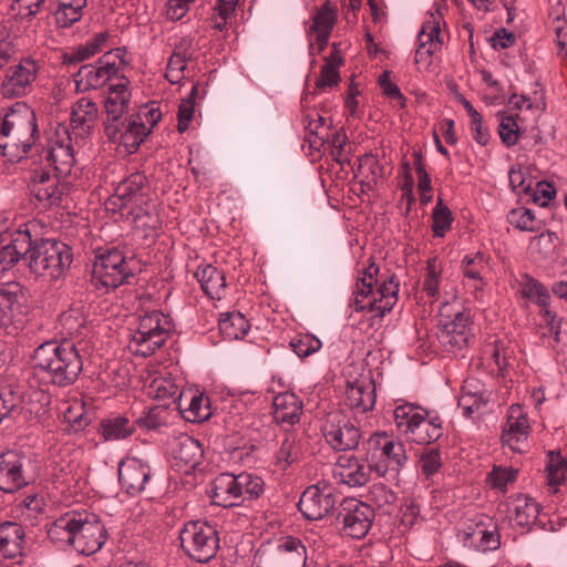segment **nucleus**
<instances>
[{
	"mask_svg": "<svg viewBox=\"0 0 567 567\" xmlns=\"http://www.w3.org/2000/svg\"><path fill=\"white\" fill-rule=\"evenodd\" d=\"M135 431V421L125 415H111L100 422V433L105 441L125 440Z\"/></svg>",
	"mask_w": 567,
	"mask_h": 567,
	"instance_id": "obj_46",
	"label": "nucleus"
},
{
	"mask_svg": "<svg viewBox=\"0 0 567 567\" xmlns=\"http://www.w3.org/2000/svg\"><path fill=\"white\" fill-rule=\"evenodd\" d=\"M133 277V269L122 250L107 249L96 255L92 269V282L106 291L128 282Z\"/></svg>",
	"mask_w": 567,
	"mask_h": 567,
	"instance_id": "obj_11",
	"label": "nucleus"
},
{
	"mask_svg": "<svg viewBox=\"0 0 567 567\" xmlns=\"http://www.w3.org/2000/svg\"><path fill=\"white\" fill-rule=\"evenodd\" d=\"M184 553L193 560L206 564L215 558L219 549L216 527L206 520H190L179 533Z\"/></svg>",
	"mask_w": 567,
	"mask_h": 567,
	"instance_id": "obj_10",
	"label": "nucleus"
},
{
	"mask_svg": "<svg viewBox=\"0 0 567 567\" xmlns=\"http://www.w3.org/2000/svg\"><path fill=\"white\" fill-rule=\"evenodd\" d=\"M72 186L66 176L56 172L35 171L31 182V193L44 206H62L71 194Z\"/></svg>",
	"mask_w": 567,
	"mask_h": 567,
	"instance_id": "obj_16",
	"label": "nucleus"
},
{
	"mask_svg": "<svg viewBox=\"0 0 567 567\" xmlns=\"http://www.w3.org/2000/svg\"><path fill=\"white\" fill-rule=\"evenodd\" d=\"M391 73L389 71H384L379 76V85L381 87L382 94L396 102V105L400 109H404L406 106V97L402 94L400 87L391 81Z\"/></svg>",
	"mask_w": 567,
	"mask_h": 567,
	"instance_id": "obj_63",
	"label": "nucleus"
},
{
	"mask_svg": "<svg viewBox=\"0 0 567 567\" xmlns=\"http://www.w3.org/2000/svg\"><path fill=\"white\" fill-rule=\"evenodd\" d=\"M60 323L69 337H81L86 330L85 318L81 308H71L60 316Z\"/></svg>",
	"mask_w": 567,
	"mask_h": 567,
	"instance_id": "obj_55",
	"label": "nucleus"
},
{
	"mask_svg": "<svg viewBox=\"0 0 567 567\" xmlns=\"http://www.w3.org/2000/svg\"><path fill=\"white\" fill-rule=\"evenodd\" d=\"M509 225L520 231L536 233L542 228V221L535 217V214L526 207H517L507 214Z\"/></svg>",
	"mask_w": 567,
	"mask_h": 567,
	"instance_id": "obj_53",
	"label": "nucleus"
},
{
	"mask_svg": "<svg viewBox=\"0 0 567 567\" xmlns=\"http://www.w3.org/2000/svg\"><path fill=\"white\" fill-rule=\"evenodd\" d=\"M29 268L47 280L60 279L72 262L71 248L58 240L44 239L35 245L30 241Z\"/></svg>",
	"mask_w": 567,
	"mask_h": 567,
	"instance_id": "obj_7",
	"label": "nucleus"
},
{
	"mask_svg": "<svg viewBox=\"0 0 567 567\" xmlns=\"http://www.w3.org/2000/svg\"><path fill=\"white\" fill-rule=\"evenodd\" d=\"M346 144L347 135L342 128L329 131V140H326V145L330 148V153L333 158L340 164L348 162V156L344 150Z\"/></svg>",
	"mask_w": 567,
	"mask_h": 567,
	"instance_id": "obj_61",
	"label": "nucleus"
},
{
	"mask_svg": "<svg viewBox=\"0 0 567 567\" xmlns=\"http://www.w3.org/2000/svg\"><path fill=\"white\" fill-rule=\"evenodd\" d=\"M518 471L514 467L494 466L487 476L489 485L502 493H506L508 485L517 478Z\"/></svg>",
	"mask_w": 567,
	"mask_h": 567,
	"instance_id": "obj_60",
	"label": "nucleus"
},
{
	"mask_svg": "<svg viewBox=\"0 0 567 567\" xmlns=\"http://www.w3.org/2000/svg\"><path fill=\"white\" fill-rule=\"evenodd\" d=\"M40 71V61L32 58H22L18 64L10 68L1 84V92L6 97L24 96L32 91Z\"/></svg>",
	"mask_w": 567,
	"mask_h": 567,
	"instance_id": "obj_19",
	"label": "nucleus"
},
{
	"mask_svg": "<svg viewBox=\"0 0 567 567\" xmlns=\"http://www.w3.org/2000/svg\"><path fill=\"white\" fill-rule=\"evenodd\" d=\"M199 83H194L192 90L186 99H183L178 106L177 112V130L183 133L185 132L194 115L195 99L199 92Z\"/></svg>",
	"mask_w": 567,
	"mask_h": 567,
	"instance_id": "obj_58",
	"label": "nucleus"
},
{
	"mask_svg": "<svg viewBox=\"0 0 567 567\" xmlns=\"http://www.w3.org/2000/svg\"><path fill=\"white\" fill-rule=\"evenodd\" d=\"M492 392L486 385L475 378H468L464 381L462 393L458 398V408L467 417L480 413L491 400Z\"/></svg>",
	"mask_w": 567,
	"mask_h": 567,
	"instance_id": "obj_31",
	"label": "nucleus"
},
{
	"mask_svg": "<svg viewBox=\"0 0 567 567\" xmlns=\"http://www.w3.org/2000/svg\"><path fill=\"white\" fill-rule=\"evenodd\" d=\"M375 384L369 377L349 381L346 389L344 403L357 413H365L375 404Z\"/></svg>",
	"mask_w": 567,
	"mask_h": 567,
	"instance_id": "obj_29",
	"label": "nucleus"
},
{
	"mask_svg": "<svg viewBox=\"0 0 567 567\" xmlns=\"http://www.w3.org/2000/svg\"><path fill=\"white\" fill-rule=\"evenodd\" d=\"M218 326L220 333L228 340L244 338L250 328L249 321L238 311L221 315Z\"/></svg>",
	"mask_w": 567,
	"mask_h": 567,
	"instance_id": "obj_49",
	"label": "nucleus"
},
{
	"mask_svg": "<svg viewBox=\"0 0 567 567\" xmlns=\"http://www.w3.org/2000/svg\"><path fill=\"white\" fill-rule=\"evenodd\" d=\"M437 326L440 341L449 352L464 349L473 336L471 311L456 301L440 305Z\"/></svg>",
	"mask_w": 567,
	"mask_h": 567,
	"instance_id": "obj_5",
	"label": "nucleus"
},
{
	"mask_svg": "<svg viewBox=\"0 0 567 567\" xmlns=\"http://www.w3.org/2000/svg\"><path fill=\"white\" fill-rule=\"evenodd\" d=\"M173 455L178 465H184L186 472L202 463L204 450L198 440L184 435L176 443Z\"/></svg>",
	"mask_w": 567,
	"mask_h": 567,
	"instance_id": "obj_45",
	"label": "nucleus"
},
{
	"mask_svg": "<svg viewBox=\"0 0 567 567\" xmlns=\"http://www.w3.org/2000/svg\"><path fill=\"white\" fill-rule=\"evenodd\" d=\"M213 503L223 507L239 505L236 476L230 473L219 474L213 482Z\"/></svg>",
	"mask_w": 567,
	"mask_h": 567,
	"instance_id": "obj_43",
	"label": "nucleus"
},
{
	"mask_svg": "<svg viewBox=\"0 0 567 567\" xmlns=\"http://www.w3.org/2000/svg\"><path fill=\"white\" fill-rule=\"evenodd\" d=\"M306 560V546L299 538L292 536L281 538L260 558L261 567H303Z\"/></svg>",
	"mask_w": 567,
	"mask_h": 567,
	"instance_id": "obj_23",
	"label": "nucleus"
},
{
	"mask_svg": "<svg viewBox=\"0 0 567 567\" xmlns=\"http://www.w3.org/2000/svg\"><path fill=\"white\" fill-rule=\"evenodd\" d=\"M173 324L169 316L158 310L144 313L138 318L137 327L132 332L127 347L140 357L154 354L168 339Z\"/></svg>",
	"mask_w": 567,
	"mask_h": 567,
	"instance_id": "obj_6",
	"label": "nucleus"
},
{
	"mask_svg": "<svg viewBox=\"0 0 567 567\" xmlns=\"http://www.w3.org/2000/svg\"><path fill=\"white\" fill-rule=\"evenodd\" d=\"M443 42L441 16L439 12L430 13L417 35V48L414 56L417 70H429L432 64V56L442 49Z\"/></svg>",
	"mask_w": 567,
	"mask_h": 567,
	"instance_id": "obj_20",
	"label": "nucleus"
},
{
	"mask_svg": "<svg viewBox=\"0 0 567 567\" xmlns=\"http://www.w3.org/2000/svg\"><path fill=\"white\" fill-rule=\"evenodd\" d=\"M25 462V456L13 451L0 454V489L2 492L14 493L28 484Z\"/></svg>",
	"mask_w": 567,
	"mask_h": 567,
	"instance_id": "obj_25",
	"label": "nucleus"
},
{
	"mask_svg": "<svg viewBox=\"0 0 567 567\" xmlns=\"http://www.w3.org/2000/svg\"><path fill=\"white\" fill-rule=\"evenodd\" d=\"M32 369L48 382L65 388L73 384L83 370L82 357L71 340L47 341L32 354Z\"/></svg>",
	"mask_w": 567,
	"mask_h": 567,
	"instance_id": "obj_2",
	"label": "nucleus"
},
{
	"mask_svg": "<svg viewBox=\"0 0 567 567\" xmlns=\"http://www.w3.org/2000/svg\"><path fill=\"white\" fill-rule=\"evenodd\" d=\"M532 431L528 413L524 406L512 404L506 414L501 440L503 447L514 453H524L528 449V437Z\"/></svg>",
	"mask_w": 567,
	"mask_h": 567,
	"instance_id": "obj_18",
	"label": "nucleus"
},
{
	"mask_svg": "<svg viewBox=\"0 0 567 567\" xmlns=\"http://www.w3.org/2000/svg\"><path fill=\"white\" fill-rule=\"evenodd\" d=\"M374 512L368 504L355 498L344 499L341 504L339 519L346 535L361 539L372 526Z\"/></svg>",
	"mask_w": 567,
	"mask_h": 567,
	"instance_id": "obj_22",
	"label": "nucleus"
},
{
	"mask_svg": "<svg viewBox=\"0 0 567 567\" xmlns=\"http://www.w3.org/2000/svg\"><path fill=\"white\" fill-rule=\"evenodd\" d=\"M150 184L144 173L135 172L120 182L109 200L110 209L122 213L132 207L148 204Z\"/></svg>",
	"mask_w": 567,
	"mask_h": 567,
	"instance_id": "obj_17",
	"label": "nucleus"
},
{
	"mask_svg": "<svg viewBox=\"0 0 567 567\" xmlns=\"http://www.w3.org/2000/svg\"><path fill=\"white\" fill-rule=\"evenodd\" d=\"M393 416L396 431L409 441L421 417L427 416V411L412 403H403L394 409Z\"/></svg>",
	"mask_w": 567,
	"mask_h": 567,
	"instance_id": "obj_44",
	"label": "nucleus"
},
{
	"mask_svg": "<svg viewBox=\"0 0 567 567\" xmlns=\"http://www.w3.org/2000/svg\"><path fill=\"white\" fill-rule=\"evenodd\" d=\"M56 3L55 23L59 28H69L81 20L87 0H56Z\"/></svg>",
	"mask_w": 567,
	"mask_h": 567,
	"instance_id": "obj_48",
	"label": "nucleus"
},
{
	"mask_svg": "<svg viewBox=\"0 0 567 567\" xmlns=\"http://www.w3.org/2000/svg\"><path fill=\"white\" fill-rule=\"evenodd\" d=\"M453 214L451 209L443 203L441 198L437 199L436 205L432 210V231L435 237H444L452 228Z\"/></svg>",
	"mask_w": 567,
	"mask_h": 567,
	"instance_id": "obj_54",
	"label": "nucleus"
},
{
	"mask_svg": "<svg viewBox=\"0 0 567 567\" xmlns=\"http://www.w3.org/2000/svg\"><path fill=\"white\" fill-rule=\"evenodd\" d=\"M40 138L35 112L24 103H18L7 113L0 125V148L12 145L27 154Z\"/></svg>",
	"mask_w": 567,
	"mask_h": 567,
	"instance_id": "obj_4",
	"label": "nucleus"
},
{
	"mask_svg": "<svg viewBox=\"0 0 567 567\" xmlns=\"http://www.w3.org/2000/svg\"><path fill=\"white\" fill-rule=\"evenodd\" d=\"M338 495L334 487L326 481L308 486L300 496L298 508L309 520H319L336 506Z\"/></svg>",
	"mask_w": 567,
	"mask_h": 567,
	"instance_id": "obj_15",
	"label": "nucleus"
},
{
	"mask_svg": "<svg viewBox=\"0 0 567 567\" xmlns=\"http://www.w3.org/2000/svg\"><path fill=\"white\" fill-rule=\"evenodd\" d=\"M462 272L475 293H482L487 285L486 277L489 274L488 258L482 252L466 255L462 260Z\"/></svg>",
	"mask_w": 567,
	"mask_h": 567,
	"instance_id": "obj_36",
	"label": "nucleus"
},
{
	"mask_svg": "<svg viewBox=\"0 0 567 567\" xmlns=\"http://www.w3.org/2000/svg\"><path fill=\"white\" fill-rule=\"evenodd\" d=\"M547 482L551 486L560 485L567 475V461L560 452L550 451L546 465Z\"/></svg>",
	"mask_w": 567,
	"mask_h": 567,
	"instance_id": "obj_56",
	"label": "nucleus"
},
{
	"mask_svg": "<svg viewBox=\"0 0 567 567\" xmlns=\"http://www.w3.org/2000/svg\"><path fill=\"white\" fill-rule=\"evenodd\" d=\"M498 134L502 142L507 146H514L519 137V126L514 116H503L498 125Z\"/></svg>",
	"mask_w": 567,
	"mask_h": 567,
	"instance_id": "obj_64",
	"label": "nucleus"
},
{
	"mask_svg": "<svg viewBox=\"0 0 567 567\" xmlns=\"http://www.w3.org/2000/svg\"><path fill=\"white\" fill-rule=\"evenodd\" d=\"M443 434L442 422L440 417L422 416L421 422L413 430L410 442L416 444H430L439 440Z\"/></svg>",
	"mask_w": 567,
	"mask_h": 567,
	"instance_id": "obj_50",
	"label": "nucleus"
},
{
	"mask_svg": "<svg viewBox=\"0 0 567 567\" xmlns=\"http://www.w3.org/2000/svg\"><path fill=\"white\" fill-rule=\"evenodd\" d=\"M301 455L302 449L297 435L292 432H287L274 453L276 471L286 472L292 464L301 458Z\"/></svg>",
	"mask_w": 567,
	"mask_h": 567,
	"instance_id": "obj_40",
	"label": "nucleus"
},
{
	"mask_svg": "<svg viewBox=\"0 0 567 567\" xmlns=\"http://www.w3.org/2000/svg\"><path fill=\"white\" fill-rule=\"evenodd\" d=\"M443 262L437 258H430L424 269L421 291L429 299L430 303L455 302L457 289L453 280L443 275Z\"/></svg>",
	"mask_w": 567,
	"mask_h": 567,
	"instance_id": "obj_14",
	"label": "nucleus"
},
{
	"mask_svg": "<svg viewBox=\"0 0 567 567\" xmlns=\"http://www.w3.org/2000/svg\"><path fill=\"white\" fill-rule=\"evenodd\" d=\"M178 409L187 422H203L210 415L209 399L198 391L182 392Z\"/></svg>",
	"mask_w": 567,
	"mask_h": 567,
	"instance_id": "obj_38",
	"label": "nucleus"
},
{
	"mask_svg": "<svg viewBox=\"0 0 567 567\" xmlns=\"http://www.w3.org/2000/svg\"><path fill=\"white\" fill-rule=\"evenodd\" d=\"M337 11L326 2L322 7L317 9L311 18V24L307 29V35L309 40V51L311 55H315V49L317 53L322 52L329 42L331 32L337 22Z\"/></svg>",
	"mask_w": 567,
	"mask_h": 567,
	"instance_id": "obj_24",
	"label": "nucleus"
},
{
	"mask_svg": "<svg viewBox=\"0 0 567 567\" xmlns=\"http://www.w3.org/2000/svg\"><path fill=\"white\" fill-rule=\"evenodd\" d=\"M104 131L109 140L123 145L128 153H134L148 135V131L143 126V123L136 122L133 115L127 122L104 124Z\"/></svg>",
	"mask_w": 567,
	"mask_h": 567,
	"instance_id": "obj_27",
	"label": "nucleus"
},
{
	"mask_svg": "<svg viewBox=\"0 0 567 567\" xmlns=\"http://www.w3.org/2000/svg\"><path fill=\"white\" fill-rule=\"evenodd\" d=\"M25 539L24 528L14 522L0 524V557L16 559L22 556Z\"/></svg>",
	"mask_w": 567,
	"mask_h": 567,
	"instance_id": "obj_37",
	"label": "nucleus"
},
{
	"mask_svg": "<svg viewBox=\"0 0 567 567\" xmlns=\"http://www.w3.org/2000/svg\"><path fill=\"white\" fill-rule=\"evenodd\" d=\"M118 214L121 218L130 221L136 230L141 231L144 238L154 236L161 227L158 214L151 202Z\"/></svg>",
	"mask_w": 567,
	"mask_h": 567,
	"instance_id": "obj_34",
	"label": "nucleus"
},
{
	"mask_svg": "<svg viewBox=\"0 0 567 567\" xmlns=\"http://www.w3.org/2000/svg\"><path fill=\"white\" fill-rule=\"evenodd\" d=\"M557 236L555 233L545 231L532 238L529 247L533 252L538 254L542 258H548L555 251V243Z\"/></svg>",
	"mask_w": 567,
	"mask_h": 567,
	"instance_id": "obj_62",
	"label": "nucleus"
},
{
	"mask_svg": "<svg viewBox=\"0 0 567 567\" xmlns=\"http://www.w3.org/2000/svg\"><path fill=\"white\" fill-rule=\"evenodd\" d=\"M365 461L379 477L398 475L408 461L405 446L385 432L374 433L367 442Z\"/></svg>",
	"mask_w": 567,
	"mask_h": 567,
	"instance_id": "obj_8",
	"label": "nucleus"
},
{
	"mask_svg": "<svg viewBox=\"0 0 567 567\" xmlns=\"http://www.w3.org/2000/svg\"><path fill=\"white\" fill-rule=\"evenodd\" d=\"M25 293L22 286L9 281L0 287V326L8 334H18L25 323Z\"/></svg>",
	"mask_w": 567,
	"mask_h": 567,
	"instance_id": "obj_12",
	"label": "nucleus"
},
{
	"mask_svg": "<svg viewBox=\"0 0 567 567\" xmlns=\"http://www.w3.org/2000/svg\"><path fill=\"white\" fill-rule=\"evenodd\" d=\"M128 63L125 48L106 52L95 64H85L80 68L74 75L76 90L82 92L96 90L113 79L117 80L118 72Z\"/></svg>",
	"mask_w": 567,
	"mask_h": 567,
	"instance_id": "obj_9",
	"label": "nucleus"
},
{
	"mask_svg": "<svg viewBox=\"0 0 567 567\" xmlns=\"http://www.w3.org/2000/svg\"><path fill=\"white\" fill-rule=\"evenodd\" d=\"M236 476L239 503L245 499H256L264 492V481L260 476L243 472Z\"/></svg>",
	"mask_w": 567,
	"mask_h": 567,
	"instance_id": "obj_52",
	"label": "nucleus"
},
{
	"mask_svg": "<svg viewBox=\"0 0 567 567\" xmlns=\"http://www.w3.org/2000/svg\"><path fill=\"white\" fill-rule=\"evenodd\" d=\"M47 162L53 166L54 171L63 176H68L75 163L73 137L66 125L58 123L48 137V144L44 148Z\"/></svg>",
	"mask_w": 567,
	"mask_h": 567,
	"instance_id": "obj_13",
	"label": "nucleus"
},
{
	"mask_svg": "<svg viewBox=\"0 0 567 567\" xmlns=\"http://www.w3.org/2000/svg\"><path fill=\"white\" fill-rule=\"evenodd\" d=\"M373 472L370 464L355 455H340L332 468V475L337 483L350 487L363 486L370 480Z\"/></svg>",
	"mask_w": 567,
	"mask_h": 567,
	"instance_id": "obj_26",
	"label": "nucleus"
},
{
	"mask_svg": "<svg viewBox=\"0 0 567 567\" xmlns=\"http://www.w3.org/2000/svg\"><path fill=\"white\" fill-rule=\"evenodd\" d=\"M130 81L125 76L117 79L109 87V95L105 100L106 122L105 124H115L123 121V114L128 107L131 91Z\"/></svg>",
	"mask_w": 567,
	"mask_h": 567,
	"instance_id": "obj_32",
	"label": "nucleus"
},
{
	"mask_svg": "<svg viewBox=\"0 0 567 567\" xmlns=\"http://www.w3.org/2000/svg\"><path fill=\"white\" fill-rule=\"evenodd\" d=\"M195 277L203 291L210 298L219 300L226 288L225 275L221 270L209 264L197 267Z\"/></svg>",
	"mask_w": 567,
	"mask_h": 567,
	"instance_id": "obj_42",
	"label": "nucleus"
},
{
	"mask_svg": "<svg viewBox=\"0 0 567 567\" xmlns=\"http://www.w3.org/2000/svg\"><path fill=\"white\" fill-rule=\"evenodd\" d=\"M29 233L21 230L16 231L10 243L0 249V272H6L12 268L21 257L29 255Z\"/></svg>",
	"mask_w": 567,
	"mask_h": 567,
	"instance_id": "obj_41",
	"label": "nucleus"
},
{
	"mask_svg": "<svg viewBox=\"0 0 567 567\" xmlns=\"http://www.w3.org/2000/svg\"><path fill=\"white\" fill-rule=\"evenodd\" d=\"M326 442L336 451H350L359 445L360 429L339 412L330 413L322 427Z\"/></svg>",
	"mask_w": 567,
	"mask_h": 567,
	"instance_id": "obj_21",
	"label": "nucleus"
},
{
	"mask_svg": "<svg viewBox=\"0 0 567 567\" xmlns=\"http://www.w3.org/2000/svg\"><path fill=\"white\" fill-rule=\"evenodd\" d=\"M290 347L299 358H307L318 352L322 343L313 334L299 333L290 340Z\"/></svg>",
	"mask_w": 567,
	"mask_h": 567,
	"instance_id": "obj_59",
	"label": "nucleus"
},
{
	"mask_svg": "<svg viewBox=\"0 0 567 567\" xmlns=\"http://www.w3.org/2000/svg\"><path fill=\"white\" fill-rule=\"evenodd\" d=\"M178 392L175 382L164 375H155L147 385V394L156 400H167L174 398Z\"/></svg>",
	"mask_w": 567,
	"mask_h": 567,
	"instance_id": "obj_57",
	"label": "nucleus"
},
{
	"mask_svg": "<svg viewBox=\"0 0 567 567\" xmlns=\"http://www.w3.org/2000/svg\"><path fill=\"white\" fill-rule=\"evenodd\" d=\"M368 261L353 286L349 308L381 319L396 305L400 282L395 275H390L374 289L380 269L371 258Z\"/></svg>",
	"mask_w": 567,
	"mask_h": 567,
	"instance_id": "obj_3",
	"label": "nucleus"
},
{
	"mask_svg": "<svg viewBox=\"0 0 567 567\" xmlns=\"http://www.w3.org/2000/svg\"><path fill=\"white\" fill-rule=\"evenodd\" d=\"M97 116L99 109L96 103L87 97H81L72 105L70 126L75 143L91 134Z\"/></svg>",
	"mask_w": 567,
	"mask_h": 567,
	"instance_id": "obj_30",
	"label": "nucleus"
},
{
	"mask_svg": "<svg viewBox=\"0 0 567 567\" xmlns=\"http://www.w3.org/2000/svg\"><path fill=\"white\" fill-rule=\"evenodd\" d=\"M460 537L466 547H473L481 551L495 550L499 547V534L494 526L487 529L484 524L478 523L464 529Z\"/></svg>",
	"mask_w": 567,
	"mask_h": 567,
	"instance_id": "obj_39",
	"label": "nucleus"
},
{
	"mask_svg": "<svg viewBox=\"0 0 567 567\" xmlns=\"http://www.w3.org/2000/svg\"><path fill=\"white\" fill-rule=\"evenodd\" d=\"M49 538L71 546L78 554L91 556L105 544L107 533L101 519L86 511H70L60 515L48 528Z\"/></svg>",
	"mask_w": 567,
	"mask_h": 567,
	"instance_id": "obj_1",
	"label": "nucleus"
},
{
	"mask_svg": "<svg viewBox=\"0 0 567 567\" xmlns=\"http://www.w3.org/2000/svg\"><path fill=\"white\" fill-rule=\"evenodd\" d=\"M507 513L512 522L519 527H530L539 515V504L525 494L512 496L507 503Z\"/></svg>",
	"mask_w": 567,
	"mask_h": 567,
	"instance_id": "obj_35",
	"label": "nucleus"
},
{
	"mask_svg": "<svg viewBox=\"0 0 567 567\" xmlns=\"http://www.w3.org/2000/svg\"><path fill=\"white\" fill-rule=\"evenodd\" d=\"M517 293L530 301L536 303L538 307H545L549 305L550 293L548 289L532 276L524 274L517 280Z\"/></svg>",
	"mask_w": 567,
	"mask_h": 567,
	"instance_id": "obj_47",
	"label": "nucleus"
},
{
	"mask_svg": "<svg viewBox=\"0 0 567 567\" xmlns=\"http://www.w3.org/2000/svg\"><path fill=\"white\" fill-rule=\"evenodd\" d=\"M303 413V403L292 392H282L272 400L274 420L281 426H293L299 423Z\"/></svg>",
	"mask_w": 567,
	"mask_h": 567,
	"instance_id": "obj_33",
	"label": "nucleus"
},
{
	"mask_svg": "<svg viewBox=\"0 0 567 567\" xmlns=\"http://www.w3.org/2000/svg\"><path fill=\"white\" fill-rule=\"evenodd\" d=\"M111 39L110 31H102L94 34L84 44L75 48L70 54V62H82L107 47Z\"/></svg>",
	"mask_w": 567,
	"mask_h": 567,
	"instance_id": "obj_51",
	"label": "nucleus"
},
{
	"mask_svg": "<svg viewBox=\"0 0 567 567\" xmlns=\"http://www.w3.org/2000/svg\"><path fill=\"white\" fill-rule=\"evenodd\" d=\"M150 478V466L137 457H127L118 465L120 484L130 495L142 493Z\"/></svg>",
	"mask_w": 567,
	"mask_h": 567,
	"instance_id": "obj_28",
	"label": "nucleus"
}]
</instances>
